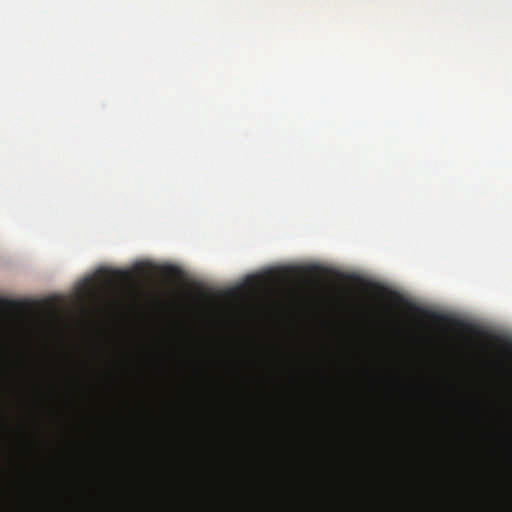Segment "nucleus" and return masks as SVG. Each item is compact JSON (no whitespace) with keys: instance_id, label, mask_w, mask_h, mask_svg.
<instances>
[{"instance_id":"f257e3e1","label":"nucleus","mask_w":512,"mask_h":512,"mask_svg":"<svg viewBox=\"0 0 512 512\" xmlns=\"http://www.w3.org/2000/svg\"><path fill=\"white\" fill-rule=\"evenodd\" d=\"M14 306H15L14 302L0 299V307L1 308H12Z\"/></svg>"}]
</instances>
